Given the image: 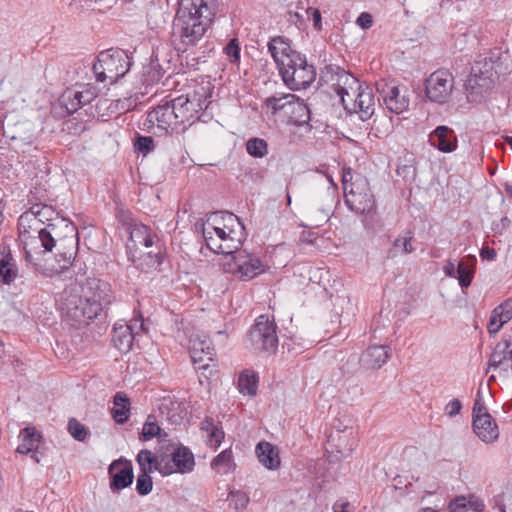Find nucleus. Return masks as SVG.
<instances>
[{"label": "nucleus", "instance_id": "nucleus-13", "mask_svg": "<svg viewBox=\"0 0 512 512\" xmlns=\"http://www.w3.org/2000/svg\"><path fill=\"white\" fill-rule=\"evenodd\" d=\"M377 91L384 105L392 113L401 114L408 110L410 94L406 86L396 85L394 82H379L377 83Z\"/></svg>", "mask_w": 512, "mask_h": 512}, {"label": "nucleus", "instance_id": "nucleus-46", "mask_svg": "<svg viewBox=\"0 0 512 512\" xmlns=\"http://www.w3.org/2000/svg\"><path fill=\"white\" fill-rule=\"evenodd\" d=\"M413 233L410 230H405L397 236L393 242L396 249L401 250L403 254H410L414 251L412 246Z\"/></svg>", "mask_w": 512, "mask_h": 512}, {"label": "nucleus", "instance_id": "nucleus-8", "mask_svg": "<svg viewBox=\"0 0 512 512\" xmlns=\"http://www.w3.org/2000/svg\"><path fill=\"white\" fill-rule=\"evenodd\" d=\"M268 51L277 65L280 76L286 74V69H299L309 63L304 54L294 50L290 41L282 36H275L268 42Z\"/></svg>", "mask_w": 512, "mask_h": 512}, {"label": "nucleus", "instance_id": "nucleus-29", "mask_svg": "<svg viewBox=\"0 0 512 512\" xmlns=\"http://www.w3.org/2000/svg\"><path fill=\"white\" fill-rule=\"evenodd\" d=\"M259 462L269 470H276L281 464L278 449L267 441H261L255 448Z\"/></svg>", "mask_w": 512, "mask_h": 512}, {"label": "nucleus", "instance_id": "nucleus-27", "mask_svg": "<svg viewBox=\"0 0 512 512\" xmlns=\"http://www.w3.org/2000/svg\"><path fill=\"white\" fill-rule=\"evenodd\" d=\"M159 242L158 236L152 232L151 228L144 224H136L130 230L129 249H137L139 245L146 248L152 247Z\"/></svg>", "mask_w": 512, "mask_h": 512}, {"label": "nucleus", "instance_id": "nucleus-17", "mask_svg": "<svg viewBox=\"0 0 512 512\" xmlns=\"http://www.w3.org/2000/svg\"><path fill=\"white\" fill-rule=\"evenodd\" d=\"M498 77V71L495 68V62L492 59H483L476 62L472 67V72L467 80L468 88L472 90H484L491 87Z\"/></svg>", "mask_w": 512, "mask_h": 512}, {"label": "nucleus", "instance_id": "nucleus-40", "mask_svg": "<svg viewBox=\"0 0 512 512\" xmlns=\"http://www.w3.org/2000/svg\"><path fill=\"white\" fill-rule=\"evenodd\" d=\"M288 116L296 123H307L310 120V110L303 101L294 95Z\"/></svg>", "mask_w": 512, "mask_h": 512}, {"label": "nucleus", "instance_id": "nucleus-30", "mask_svg": "<svg viewBox=\"0 0 512 512\" xmlns=\"http://www.w3.org/2000/svg\"><path fill=\"white\" fill-rule=\"evenodd\" d=\"M336 76L337 81L334 84V87L343 104L346 101L345 98H349V95H352L356 90H359L362 84L355 76L345 70H340L337 72Z\"/></svg>", "mask_w": 512, "mask_h": 512}, {"label": "nucleus", "instance_id": "nucleus-23", "mask_svg": "<svg viewBox=\"0 0 512 512\" xmlns=\"http://www.w3.org/2000/svg\"><path fill=\"white\" fill-rule=\"evenodd\" d=\"M429 142L443 153H451L457 148V136L453 129L445 125L437 126L429 135Z\"/></svg>", "mask_w": 512, "mask_h": 512}, {"label": "nucleus", "instance_id": "nucleus-3", "mask_svg": "<svg viewBox=\"0 0 512 512\" xmlns=\"http://www.w3.org/2000/svg\"><path fill=\"white\" fill-rule=\"evenodd\" d=\"M56 227L53 223L45 227H39L38 222L30 210L22 213L18 218L19 238L25 250V260L31 264L36 272L49 275L42 270V265L37 263L34 254L51 252L56 246L53 235Z\"/></svg>", "mask_w": 512, "mask_h": 512}, {"label": "nucleus", "instance_id": "nucleus-45", "mask_svg": "<svg viewBox=\"0 0 512 512\" xmlns=\"http://www.w3.org/2000/svg\"><path fill=\"white\" fill-rule=\"evenodd\" d=\"M246 151L254 158H263L268 154V144L264 139L251 138L246 142Z\"/></svg>", "mask_w": 512, "mask_h": 512}, {"label": "nucleus", "instance_id": "nucleus-54", "mask_svg": "<svg viewBox=\"0 0 512 512\" xmlns=\"http://www.w3.org/2000/svg\"><path fill=\"white\" fill-rule=\"evenodd\" d=\"M461 409H462L461 401L459 399H453L445 405L444 412L448 417L452 418V417L457 416L461 412Z\"/></svg>", "mask_w": 512, "mask_h": 512}, {"label": "nucleus", "instance_id": "nucleus-12", "mask_svg": "<svg viewBox=\"0 0 512 512\" xmlns=\"http://www.w3.org/2000/svg\"><path fill=\"white\" fill-rule=\"evenodd\" d=\"M170 101L178 126H184L183 129H186L187 124L191 125L196 119H199V113L205 104V99L202 100L201 96L195 92L179 95Z\"/></svg>", "mask_w": 512, "mask_h": 512}, {"label": "nucleus", "instance_id": "nucleus-55", "mask_svg": "<svg viewBox=\"0 0 512 512\" xmlns=\"http://www.w3.org/2000/svg\"><path fill=\"white\" fill-rule=\"evenodd\" d=\"M306 14L308 17L312 18L314 28L317 31H320L322 29V18L320 10L317 8L309 7L306 9Z\"/></svg>", "mask_w": 512, "mask_h": 512}, {"label": "nucleus", "instance_id": "nucleus-48", "mask_svg": "<svg viewBox=\"0 0 512 512\" xmlns=\"http://www.w3.org/2000/svg\"><path fill=\"white\" fill-rule=\"evenodd\" d=\"M81 100L82 106L91 103L97 96L96 88L90 84H77L74 86Z\"/></svg>", "mask_w": 512, "mask_h": 512}, {"label": "nucleus", "instance_id": "nucleus-36", "mask_svg": "<svg viewBox=\"0 0 512 512\" xmlns=\"http://www.w3.org/2000/svg\"><path fill=\"white\" fill-rule=\"evenodd\" d=\"M411 480L408 482L407 487L411 488V491L419 493V499L424 500L428 495H433L439 489V484L436 481L426 483L427 477H415L411 475Z\"/></svg>", "mask_w": 512, "mask_h": 512}, {"label": "nucleus", "instance_id": "nucleus-50", "mask_svg": "<svg viewBox=\"0 0 512 512\" xmlns=\"http://www.w3.org/2000/svg\"><path fill=\"white\" fill-rule=\"evenodd\" d=\"M68 431L70 435L77 441H84L88 434L85 426L75 418H71L68 421Z\"/></svg>", "mask_w": 512, "mask_h": 512}, {"label": "nucleus", "instance_id": "nucleus-34", "mask_svg": "<svg viewBox=\"0 0 512 512\" xmlns=\"http://www.w3.org/2000/svg\"><path fill=\"white\" fill-rule=\"evenodd\" d=\"M483 501L475 497L460 496L449 504L450 512H483Z\"/></svg>", "mask_w": 512, "mask_h": 512}, {"label": "nucleus", "instance_id": "nucleus-57", "mask_svg": "<svg viewBox=\"0 0 512 512\" xmlns=\"http://www.w3.org/2000/svg\"><path fill=\"white\" fill-rule=\"evenodd\" d=\"M356 24L362 29H369L373 24L371 14L367 12H362L356 19Z\"/></svg>", "mask_w": 512, "mask_h": 512}, {"label": "nucleus", "instance_id": "nucleus-1", "mask_svg": "<svg viewBox=\"0 0 512 512\" xmlns=\"http://www.w3.org/2000/svg\"><path fill=\"white\" fill-rule=\"evenodd\" d=\"M112 301L110 285L98 278L66 288L58 299L63 318L74 327L89 324Z\"/></svg>", "mask_w": 512, "mask_h": 512}, {"label": "nucleus", "instance_id": "nucleus-41", "mask_svg": "<svg viewBox=\"0 0 512 512\" xmlns=\"http://www.w3.org/2000/svg\"><path fill=\"white\" fill-rule=\"evenodd\" d=\"M29 210L34 214L39 227H45L47 224L51 223L56 215L52 206L41 203L32 205Z\"/></svg>", "mask_w": 512, "mask_h": 512}, {"label": "nucleus", "instance_id": "nucleus-51", "mask_svg": "<svg viewBox=\"0 0 512 512\" xmlns=\"http://www.w3.org/2000/svg\"><path fill=\"white\" fill-rule=\"evenodd\" d=\"M228 499L236 510L245 509L250 500L248 494L241 490L231 491Z\"/></svg>", "mask_w": 512, "mask_h": 512}, {"label": "nucleus", "instance_id": "nucleus-7", "mask_svg": "<svg viewBox=\"0 0 512 512\" xmlns=\"http://www.w3.org/2000/svg\"><path fill=\"white\" fill-rule=\"evenodd\" d=\"M223 268L241 281L251 280L265 271V265L258 256L240 248L226 256Z\"/></svg>", "mask_w": 512, "mask_h": 512}, {"label": "nucleus", "instance_id": "nucleus-49", "mask_svg": "<svg viewBox=\"0 0 512 512\" xmlns=\"http://www.w3.org/2000/svg\"><path fill=\"white\" fill-rule=\"evenodd\" d=\"M152 478L146 471L141 472L136 480V491L139 495L145 496L152 491Z\"/></svg>", "mask_w": 512, "mask_h": 512}, {"label": "nucleus", "instance_id": "nucleus-35", "mask_svg": "<svg viewBox=\"0 0 512 512\" xmlns=\"http://www.w3.org/2000/svg\"><path fill=\"white\" fill-rule=\"evenodd\" d=\"M294 99V94H275L265 99V107L271 111L272 114H276L283 111L286 115L290 112L291 105Z\"/></svg>", "mask_w": 512, "mask_h": 512}, {"label": "nucleus", "instance_id": "nucleus-2", "mask_svg": "<svg viewBox=\"0 0 512 512\" xmlns=\"http://www.w3.org/2000/svg\"><path fill=\"white\" fill-rule=\"evenodd\" d=\"M217 10V0H183L173 22L176 50L194 47L209 29Z\"/></svg>", "mask_w": 512, "mask_h": 512}, {"label": "nucleus", "instance_id": "nucleus-42", "mask_svg": "<svg viewBox=\"0 0 512 512\" xmlns=\"http://www.w3.org/2000/svg\"><path fill=\"white\" fill-rule=\"evenodd\" d=\"M201 429L207 433L208 442L211 446L218 447L221 444L224 438V432L215 425L211 418H205L201 422Z\"/></svg>", "mask_w": 512, "mask_h": 512}, {"label": "nucleus", "instance_id": "nucleus-21", "mask_svg": "<svg viewBox=\"0 0 512 512\" xmlns=\"http://www.w3.org/2000/svg\"><path fill=\"white\" fill-rule=\"evenodd\" d=\"M110 489L117 493L133 483L134 473L130 461L115 460L109 467Z\"/></svg>", "mask_w": 512, "mask_h": 512}, {"label": "nucleus", "instance_id": "nucleus-56", "mask_svg": "<svg viewBox=\"0 0 512 512\" xmlns=\"http://www.w3.org/2000/svg\"><path fill=\"white\" fill-rule=\"evenodd\" d=\"M127 326H130L133 329V334L135 337L140 333L144 332L147 328L145 326V321L142 317V315L136 316L129 324H126Z\"/></svg>", "mask_w": 512, "mask_h": 512}, {"label": "nucleus", "instance_id": "nucleus-44", "mask_svg": "<svg viewBox=\"0 0 512 512\" xmlns=\"http://www.w3.org/2000/svg\"><path fill=\"white\" fill-rule=\"evenodd\" d=\"M258 379L254 373L244 371L239 375L238 388L242 394L254 396L257 392Z\"/></svg>", "mask_w": 512, "mask_h": 512}, {"label": "nucleus", "instance_id": "nucleus-39", "mask_svg": "<svg viewBox=\"0 0 512 512\" xmlns=\"http://www.w3.org/2000/svg\"><path fill=\"white\" fill-rule=\"evenodd\" d=\"M211 467L217 473L226 475L234 471L235 463L232 450L225 449L218 454L211 462Z\"/></svg>", "mask_w": 512, "mask_h": 512}, {"label": "nucleus", "instance_id": "nucleus-62", "mask_svg": "<svg viewBox=\"0 0 512 512\" xmlns=\"http://www.w3.org/2000/svg\"><path fill=\"white\" fill-rule=\"evenodd\" d=\"M288 21L292 24H295L296 26L300 27L303 25V17L298 12H290Z\"/></svg>", "mask_w": 512, "mask_h": 512}, {"label": "nucleus", "instance_id": "nucleus-19", "mask_svg": "<svg viewBox=\"0 0 512 512\" xmlns=\"http://www.w3.org/2000/svg\"><path fill=\"white\" fill-rule=\"evenodd\" d=\"M190 355L197 369L206 370L213 361L214 347L206 335H192L189 340Z\"/></svg>", "mask_w": 512, "mask_h": 512}, {"label": "nucleus", "instance_id": "nucleus-6", "mask_svg": "<svg viewBox=\"0 0 512 512\" xmlns=\"http://www.w3.org/2000/svg\"><path fill=\"white\" fill-rule=\"evenodd\" d=\"M131 61L122 49H108L97 56L93 71L98 82L115 83L130 70Z\"/></svg>", "mask_w": 512, "mask_h": 512}, {"label": "nucleus", "instance_id": "nucleus-64", "mask_svg": "<svg viewBox=\"0 0 512 512\" xmlns=\"http://www.w3.org/2000/svg\"><path fill=\"white\" fill-rule=\"evenodd\" d=\"M418 512H439V511L437 509H434L431 507H426V508L420 509Z\"/></svg>", "mask_w": 512, "mask_h": 512}, {"label": "nucleus", "instance_id": "nucleus-22", "mask_svg": "<svg viewBox=\"0 0 512 512\" xmlns=\"http://www.w3.org/2000/svg\"><path fill=\"white\" fill-rule=\"evenodd\" d=\"M316 69L313 64L307 63L299 69H286V74L281 76L284 84L291 90H302L308 88L316 79Z\"/></svg>", "mask_w": 512, "mask_h": 512}, {"label": "nucleus", "instance_id": "nucleus-14", "mask_svg": "<svg viewBox=\"0 0 512 512\" xmlns=\"http://www.w3.org/2000/svg\"><path fill=\"white\" fill-rule=\"evenodd\" d=\"M357 445L354 429L345 426L344 429H332L327 436L326 452L333 454L337 460L348 457Z\"/></svg>", "mask_w": 512, "mask_h": 512}, {"label": "nucleus", "instance_id": "nucleus-10", "mask_svg": "<svg viewBox=\"0 0 512 512\" xmlns=\"http://www.w3.org/2000/svg\"><path fill=\"white\" fill-rule=\"evenodd\" d=\"M277 326L274 318L268 315H260L250 331V339L253 345L264 352L274 353L278 347Z\"/></svg>", "mask_w": 512, "mask_h": 512}, {"label": "nucleus", "instance_id": "nucleus-4", "mask_svg": "<svg viewBox=\"0 0 512 512\" xmlns=\"http://www.w3.org/2000/svg\"><path fill=\"white\" fill-rule=\"evenodd\" d=\"M221 220L222 226L217 215L212 219V223L208 220L203 226V237L211 251L227 256L240 248L244 226L232 213L223 214Z\"/></svg>", "mask_w": 512, "mask_h": 512}, {"label": "nucleus", "instance_id": "nucleus-53", "mask_svg": "<svg viewBox=\"0 0 512 512\" xmlns=\"http://www.w3.org/2000/svg\"><path fill=\"white\" fill-rule=\"evenodd\" d=\"M224 53L232 63H236L240 59V47L237 39H231L224 48Z\"/></svg>", "mask_w": 512, "mask_h": 512}, {"label": "nucleus", "instance_id": "nucleus-11", "mask_svg": "<svg viewBox=\"0 0 512 512\" xmlns=\"http://www.w3.org/2000/svg\"><path fill=\"white\" fill-rule=\"evenodd\" d=\"M167 451L169 454L164 453V464H160L163 470V476L174 473L186 474L193 471L195 459L188 447L182 444H170Z\"/></svg>", "mask_w": 512, "mask_h": 512}, {"label": "nucleus", "instance_id": "nucleus-16", "mask_svg": "<svg viewBox=\"0 0 512 512\" xmlns=\"http://www.w3.org/2000/svg\"><path fill=\"white\" fill-rule=\"evenodd\" d=\"M512 343L502 340L494 347L488 361L486 373L493 371L502 379L512 378Z\"/></svg>", "mask_w": 512, "mask_h": 512}, {"label": "nucleus", "instance_id": "nucleus-38", "mask_svg": "<svg viewBox=\"0 0 512 512\" xmlns=\"http://www.w3.org/2000/svg\"><path fill=\"white\" fill-rule=\"evenodd\" d=\"M154 437H158V440L162 442L168 437V434L162 431V429L157 423L155 416L148 415L143 425L139 439L140 441L145 442L151 440Z\"/></svg>", "mask_w": 512, "mask_h": 512}, {"label": "nucleus", "instance_id": "nucleus-47", "mask_svg": "<svg viewBox=\"0 0 512 512\" xmlns=\"http://www.w3.org/2000/svg\"><path fill=\"white\" fill-rule=\"evenodd\" d=\"M473 269L464 261H460L457 265L456 277L459 281V285L462 288H467L471 285L473 279Z\"/></svg>", "mask_w": 512, "mask_h": 512}, {"label": "nucleus", "instance_id": "nucleus-32", "mask_svg": "<svg viewBox=\"0 0 512 512\" xmlns=\"http://www.w3.org/2000/svg\"><path fill=\"white\" fill-rule=\"evenodd\" d=\"M136 461L141 472L146 471V473H151L153 471H158L163 475V470L161 469L160 464H164V453H158L155 455L150 450L143 449L138 453Z\"/></svg>", "mask_w": 512, "mask_h": 512}, {"label": "nucleus", "instance_id": "nucleus-28", "mask_svg": "<svg viewBox=\"0 0 512 512\" xmlns=\"http://www.w3.org/2000/svg\"><path fill=\"white\" fill-rule=\"evenodd\" d=\"M512 319V298L502 302L491 313L487 330L490 334H496L501 327Z\"/></svg>", "mask_w": 512, "mask_h": 512}, {"label": "nucleus", "instance_id": "nucleus-60", "mask_svg": "<svg viewBox=\"0 0 512 512\" xmlns=\"http://www.w3.org/2000/svg\"><path fill=\"white\" fill-rule=\"evenodd\" d=\"M350 503L346 500H338L333 504V512H349Z\"/></svg>", "mask_w": 512, "mask_h": 512}, {"label": "nucleus", "instance_id": "nucleus-31", "mask_svg": "<svg viewBox=\"0 0 512 512\" xmlns=\"http://www.w3.org/2000/svg\"><path fill=\"white\" fill-rule=\"evenodd\" d=\"M133 329L126 324H116L113 328L112 341L122 353L130 351L135 340Z\"/></svg>", "mask_w": 512, "mask_h": 512}, {"label": "nucleus", "instance_id": "nucleus-25", "mask_svg": "<svg viewBox=\"0 0 512 512\" xmlns=\"http://www.w3.org/2000/svg\"><path fill=\"white\" fill-rule=\"evenodd\" d=\"M19 276V270L16 259L12 255L8 245L2 244L0 247V281L3 284L10 285Z\"/></svg>", "mask_w": 512, "mask_h": 512}, {"label": "nucleus", "instance_id": "nucleus-63", "mask_svg": "<svg viewBox=\"0 0 512 512\" xmlns=\"http://www.w3.org/2000/svg\"><path fill=\"white\" fill-rule=\"evenodd\" d=\"M161 76H162V74H161V72L159 70H154L153 74H152L151 80L146 79L145 81L148 82V83L157 82V81L160 80Z\"/></svg>", "mask_w": 512, "mask_h": 512}, {"label": "nucleus", "instance_id": "nucleus-37", "mask_svg": "<svg viewBox=\"0 0 512 512\" xmlns=\"http://www.w3.org/2000/svg\"><path fill=\"white\" fill-rule=\"evenodd\" d=\"M113 403L112 416L114 420L119 424L125 423L130 414V401L128 397L124 393L118 392L114 396Z\"/></svg>", "mask_w": 512, "mask_h": 512}, {"label": "nucleus", "instance_id": "nucleus-58", "mask_svg": "<svg viewBox=\"0 0 512 512\" xmlns=\"http://www.w3.org/2000/svg\"><path fill=\"white\" fill-rule=\"evenodd\" d=\"M483 415H491L487 412L485 405L482 401L476 400L472 411V421L482 417Z\"/></svg>", "mask_w": 512, "mask_h": 512}, {"label": "nucleus", "instance_id": "nucleus-20", "mask_svg": "<svg viewBox=\"0 0 512 512\" xmlns=\"http://www.w3.org/2000/svg\"><path fill=\"white\" fill-rule=\"evenodd\" d=\"M55 247L58 249L56 259L59 263V267L47 270L42 266V270L50 274L45 275L46 277H52L53 275L61 274L72 265L78 250V238L76 235L65 237L58 244L56 243Z\"/></svg>", "mask_w": 512, "mask_h": 512}, {"label": "nucleus", "instance_id": "nucleus-61", "mask_svg": "<svg viewBox=\"0 0 512 512\" xmlns=\"http://www.w3.org/2000/svg\"><path fill=\"white\" fill-rule=\"evenodd\" d=\"M480 256L483 258V259H487V260H494L497 256L496 254V251L493 249V248H490L488 246L486 247H483L480 251Z\"/></svg>", "mask_w": 512, "mask_h": 512}, {"label": "nucleus", "instance_id": "nucleus-18", "mask_svg": "<svg viewBox=\"0 0 512 512\" xmlns=\"http://www.w3.org/2000/svg\"><path fill=\"white\" fill-rule=\"evenodd\" d=\"M147 122L164 132H173L178 129L171 101L165 99L147 114Z\"/></svg>", "mask_w": 512, "mask_h": 512}, {"label": "nucleus", "instance_id": "nucleus-59", "mask_svg": "<svg viewBox=\"0 0 512 512\" xmlns=\"http://www.w3.org/2000/svg\"><path fill=\"white\" fill-rule=\"evenodd\" d=\"M443 271L447 277L455 278L457 274V266L453 261L448 260L443 267Z\"/></svg>", "mask_w": 512, "mask_h": 512}, {"label": "nucleus", "instance_id": "nucleus-24", "mask_svg": "<svg viewBox=\"0 0 512 512\" xmlns=\"http://www.w3.org/2000/svg\"><path fill=\"white\" fill-rule=\"evenodd\" d=\"M391 357V349L387 345L368 347L360 357L361 365L366 369H380Z\"/></svg>", "mask_w": 512, "mask_h": 512}, {"label": "nucleus", "instance_id": "nucleus-15", "mask_svg": "<svg viewBox=\"0 0 512 512\" xmlns=\"http://www.w3.org/2000/svg\"><path fill=\"white\" fill-rule=\"evenodd\" d=\"M344 108L350 113H357L362 121L372 117L375 112V97L373 89L367 85H361L349 98H345Z\"/></svg>", "mask_w": 512, "mask_h": 512}, {"label": "nucleus", "instance_id": "nucleus-43", "mask_svg": "<svg viewBox=\"0 0 512 512\" xmlns=\"http://www.w3.org/2000/svg\"><path fill=\"white\" fill-rule=\"evenodd\" d=\"M60 104L68 114H73L82 107L81 100H79L74 87L68 88L63 92L60 97Z\"/></svg>", "mask_w": 512, "mask_h": 512}, {"label": "nucleus", "instance_id": "nucleus-52", "mask_svg": "<svg viewBox=\"0 0 512 512\" xmlns=\"http://www.w3.org/2000/svg\"><path fill=\"white\" fill-rule=\"evenodd\" d=\"M135 149L138 152H141L143 155H146L154 150V140L150 136H139L135 142Z\"/></svg>", "mask_w": 512, "mask_h": 512}, {"label": "nucleus", "instance_id": "nucleus-26", "mask_svg": "<svg viewBox=\"0 0 512 512\" xmlns=\"http://www.w3.org/2000/svg\"><path fill=\"white\" fill-rule=\"evenodd\" d=\"M473 430L478 438L485 443H493L499 437V428L491 415H483L472 421Z\"/></svg>", "mask_w": 512, "mask_h": 512}, {"label": "nucleus", "instance_id": "nucleus-9", "mask_svg": "<svg viewBox=\"0 0 512 512\" xmlns=\"http://www.w3.org/2000/svg\"><path fill=\"white\" fill-rule=\"evenodd\" d=\"M455 88V80L447 69H438L425 81V95L433 103L440 105L450 101Z\"/></svg>", "mask_w": 512, "mask_h": 512}, {"label": "nucleus", "instance_id": "nucleus-33", "mask_svg": "<svg viewBox=\"0 0 512 512\" xmlns=\"http://www.w3.org/2000/svg\"><path fill=\"white\" fill-rule=\"evenodd\" d=\"M19 439L20 444L16 451L20 454H29L30 452L38 450L42 436L34 427H26L20 431Z\"/></svg>", "mask_w": 512, "mask_h": 512}, {"label": "nucleus", "instance_id": "nucleus-5", "mask_svg": "<svg viewBox=\"0 0 512 512\" xmlns=\"http://www.w3.org/2000/svg\"><path fill=\"white\" fill-rule=\"evenodd\" d=\"M344 201L356 214H369L375 209V199L368 180L360 174L353 175L350 168L342 170Z\"/></svg>", "mask_w": 512, "mask_h": 512}]
</instances>
